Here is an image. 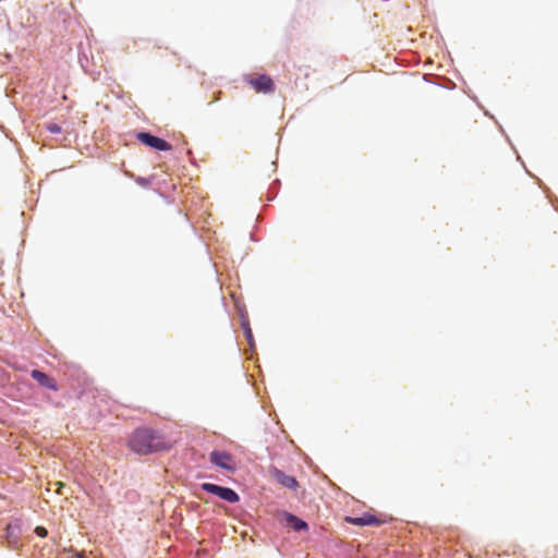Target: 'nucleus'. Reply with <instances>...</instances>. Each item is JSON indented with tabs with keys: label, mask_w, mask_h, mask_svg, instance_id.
Wrapping results in <instances>:
<instances>
[{
	"label": "nucleus",
	"mask_w": 558,
	"mask_h": 558,
	"mask_svg": "<svg viewBox=\"0 0 558 558\" xmlns=\"http://www.w3.org/2000/svg\"><path fill=\"white\" fill-rule=\"evenodd\" d=\"M210 462L215 465L226 469V470H233V461L231 454L223 451H213L210 453Z\"/></svg>",
	"instance_id": "nucleus-5"
},
{
	"label": "nucleus",
	"mask_w": 558,
	"mask_h": 558,
	"mask_svg": "<svg viewBox=\"0 0 558 558\" xmlns=\"http://www.w3.org/2000/svg\"><path fill=\"white\" fill-rule=\"evenodd\" d=\"M35 533L40 536V537H46L47 536V530L44 527V526H37L35 529Z\"/></svg>",
	"instance_id": "nucleus-11"
},
{
	"label": "nucleus",
	"mask_w": 558,
	"mask_h": 558,
	"mask_svg": "<svg viewBox=\"0 0 558 558\" xmlns=\"http://www.w3.org/2000/svg\"><path fill=\"white\" fill-rule=\"evenodd\" d=\"M244 82L256 93L269 94L275 90L272 78L266 74H247L244 76Z\"/></svg>",
	"instance_id": "nucleus-2"
},
{
	"label": "nucleus",
	"mask_w": 558,
	"mask_h": 558,
	"mask_svg": "<svg viewBox=\"0 0 558 558\" xmlns=\"http://www.w3.org/2000/svg\"><path fill=\"white\" fill-rule=\"evenodd\" d=\"M54 485L57 486V492L60 494V489L64 486V484L62 482H57Z\"/></svg>",
	"instance_id": "nucleus-13"
},
{
	"label": "nucleus",
	"mask_w": 558,
	"mask_h": 558,
	"mask_svg": "<svg viewBox=\"0 0 558 558\" xmlns=\"http://www.w3.org/2000/svg\"><path fill=\"white\" fill-rule=\"evenodd\" d=\"M287 522L291 525V527L295 531L306 530L307 524L303 520L299 519L293 514H288Z\"/></svg>",
	"instance_id": "nucleus-9"
},
{
	"label": "nucleus",
	"mask_w": 558,
	"mask_h": 558,
	"mask_svg": "<svg viewBox=\"0 0 558 558\" xmlns=\"http://www.w3.org/2000/svg\"><path fill=\"white\" fill-rule=\"evenodd\" d=\"M137 140L157 150H170L172 146L165 140L154 136L147 132H140L136 135Z\"/></svg>",
	"instance_id": "nucleus-4"
},
{
	"label": "nucleus",
	"mask_w": 558,
	"mask_h": 558,
	"mask_svg": "<svg viewBox=\"0 0 558 558\" xmlns=\"http://www.w3.org/2000/svg\"><path fill=\"white\" fill-rule=\"evenodd\" d=\"M274 478L283 487L289 489H296L299 486L295 477L284 474L282 471L275 469L272 471Z\"/></svg>",
	"instance_id": "nucleus-8"
},
{
	"label": "nucleus",
	"mask_w": 558,
	"mask_h": 558,
	"mask_svg": "<svg viewBox=\"0 0 558 558\" xmlns=\"http://www.w3.org/2000/svg\"><path fill=\"white\" fill-rule=\"evenodd\" d=\"M47 131H49L52 134H59L61 133L62 129L59 124L54 122H50L46 125Z\"/></svg>",
	"instance_id": "nucleus-10"
},
{
	"label": "nucleus",
	"mask_w": 558,
	"mask_h": 558,
	"mask_svg": "<svg viewBox=\"0 0 558 558\" xmlns=\"http://www.w3.org/2000/svg\"><path fill=\"white\" fill-rule=\"evenodd\" d=\"M345 521L354 525H379L383 523L380 519L371 513H363L360 517H347Z\"/></svg>",
	"instance_id": "nucleus-6"
},
{
	"label": "nucleus",
	"mask_w": 558,
	"mask_h": 558,
	"mask_svg": "<svg viewBox=\"0 0 558 558\" xmlns=\"http://www.w3.org/2000/svg\"><path fill=\"white\" fill-rule=\"evenodd\" d=\"M245 333H246L247 340L251 341L253 338V335H252V330L248 327L245 329Z\"/></svg>",
	"instance_id": "nucleus-12"
},
{
	"label": "nucleus",
	"mask_w": 558,
	"mask_h": 558,
	"mask_svg": "<svg viewBox=\"0 0 558 558\" xmlns=\"http://www.w3.org/2000/svg\"><path fill=\"white\" fill-rule=\"evenodd\" d=\"M32 375V378L35 379L40 386L43 387H46L50 390H58V385L56 383V380L53 378H51L50 376H48L47 374L38 371V369H34L32 371L31 373Z\"/></svg>",
	"instance_id": "nucleus-7"
},
{
	"label": "nucleus",
	"mask_w": 558,
	"mask_h": 558,
	"mask_svg": "<svg viewBox=\"0 0 558 558\" xmlns=\"http://www.w3.org/2000/svg\"><path fill=\"white\" fill-rule=\"evenodd\" d=\"M202 489L207 493L214 494L219 498L231 504L239 501V495L233 489L228 487H222L211 483H204L202 484Z\"/></svg>",
	"instance_id": "nucleus-3"
},
{
	"label": "nucleus",
	"mask_w": 558,
	"mask_h": 558,
	"mask_svg": "<svg viewBox=\"0 0 558 558\" xmlns=\"http://www.w3.org/2000/svg\"><path fill=\"white\" fill-rule=\"evenodd\" d=\"M175 444V440L166 438L149 428L136 429L129 439V447L141 454L154 451L168 450Z\"/></svg>",
	"instance_id": "nucleus-1"
}]
</instances>
